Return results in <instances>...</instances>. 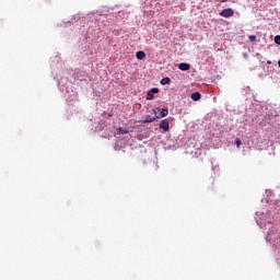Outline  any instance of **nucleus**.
Instances as JSON below:
<instances>
[{"label":"nucleus","instance_id":"obj_15","mask_svg":"<svg viewBox=\"0 0 280 280\" xmlns=\"http://www.w3.org/2000/svg\"><path fill=\"white\" fill-rule=\"evenodd\" d=\"M153 113L156 115V109H154Z\"/></svg>","mask_w":280,"mask_h":280},{"label":"nucleus","instance_id":"obj_4","mask_svg":"<svg viewBox=\"0 0 280 280\" xmlns=\"http://www.w3.org/2000/svg\"><path fill=\"white\" fill-rule=\"evenodd\" d=\"M160 117L159 116H145L144 124H153V121H156Z\"/></svg>","mask_w":280,"mask_h":280},{"label":"nucleus","instance_id":"obj_7","mask_svg":"<svg viewBox=\"0 0 280 280\" xmlns=\"http://www.w3.org/2000/svg\"><path fill=\"white\" fill-rule=\"evenodd\" d=\"M170 115V109L167 107L162 108L160 112V117H167Z\"/></svg>","mask_w":280,"mask_h":280},{"label":"nucleus","instance_id":"obj_8","mask_svg":"<svg viewBox=\"0 0 280 280\" xmlns=\"http://www.w3.org/2000/svg\"><path fill=\"white\" fill-rule=\"evenodd\" d=\"M136 58H137L138 60H144L145 54H144L143 51H138V52L136 54Z\"/></svg>","mask_w":280,"mask_h":280},{"label":"nucleus","instance_id":"obj_6","mask_svg":"<svg viewBox=\"0 0 280 280\" xmlns=\"http://www.w3.org/2000/svg\"><path fill=\"white\" fill-rule=\"evenodd\" d=\"M200 97H201V95H200L199 92H195V93L191 94V101L192 102H199Z\"/></svg>","mask_w":280,"mask_h":280},{"label":"nucleus","instance_id":"obj_9","mask_svg":"<svg viewBox=\"0 0 280 280\" xmlns=\"http://www.w3.org/2000/svg\"><path fill=\"white\" fill-rule=\"evenodd\" d=\"M171 82H172V79H170L168 77H165L161 80L162 85L170 84Z\"/></svg>","mask_w":280,"mask_h":280},{"label":"nucleus","instance_id":"obj_5","mask_svg":"<svg viewBox=\"0 0 280 280\" xmlns=\"http://www.w3.org/2000/svg\"><path fill=\"white\" fill-rule=\"evenodd\" d=\"M178 69L180 71H189V69H191V65H189V63H179Z\"/></svg>","mask_w":280,"mask_h":280},{"label":"nucleus","instance_id":"obj_2","mask_svg":"<svg viewBox=\"0 0 280 280\" xmlns=\"http://www.w3.org/2000/svg\"><path fill=\"white\" fill-rule=\"evenodd\" d=\"M161 130H164V132H167L170 130V121L167 119H163L160 122Z\"/></svg>","mask_w":280,"mask_h":280},{"label":"nucleus","instance_id":"obj_14","mask_svg":"<svg viewBox=\"0 0 280 280\" xmlns=\"http://www.w3.org/2000/svg\"><path fill=\"white\" fill-rule=\"evenodd\" d=\"M215 1H221V3H226L229 0H215Z\"/></svg>","mask_w":280,"mask_h":280},{"label":"nucleus","instance_id":"obj_13","mask_svg":"<svg viewBox=\"0 0 280 280\" xmlns=\"http://www.w3.org/2000/svg\"><path fill=\"white\" fill-rule=\"evenodd\" d=\"M235 143H236L237 148H240V145H242V140H240V138H237V139L235 140Z\"/></svg>","mask_w":280,"mask_h":280},{"label":"nucleus","instance_id":"obj_3","mask_svg":"<svg viewBox=\"0 0 280 280\" xmlns=\"http://www.w3.org/2000/svg\"><path fill=\"white\" fill-rule=\"evenodd\" d=\"M159 93V88H153L147 93V100H154V94Z\"/></svg>","mask_w":280,"mask_h":280},{"label":"nucleus","instance_id":"obj_12","mask_svg":"<svg viewBox=\"0 0 280 280\" xmlns=\"http://www.w3.org/2000/svg\"><path fill=\"white\" fill-rule=\"evenodd\" d=\"M275 43L276 45H280V35L275 37Z\"/></svg>","mask_w":280,"mask_h":280},{"label":"nucleus","instance_id":"obj_1","mask_svg":"<svg viewBox=\"0 0 280 280\" xmlns=\"http://www.w3.org/2000/svg\"><path fill=\"white\" fill-rule=\"evenodd\" d=\"M233 14H234V11L231 8L224 9L219 13V15L223 16V19H231Z\"/></svg>","mask_w":280,"mask_h":280},{"label":"nucleus","instance_id":"obj_11","mask_svg":"<svg viewBox=\"0 0 280 280\" xmlns=\"http://www.w3.org/2000/svg\"><path fill=\"white\" fill-rule=\"evenodd\" d=\"M248 38H249L250 43H255V40H257V36H255V35H250Z\"/></svg>","mask_w":280,"mask_h":280},{"label":"nucleus","instance_id":"obj_10","mask_svg":"<svg viewBox=\"0 0 280 280\" xmlns=\"http://www.w3.org/2000/svg\"><path fill=\"white\" fill-rule=\"evenodd\" d=\"M118 132L120 135H128V130H124V128H121V127L118 128Z\"/></svg>","mask_w":280,"mask_h":280}]
</instances>
